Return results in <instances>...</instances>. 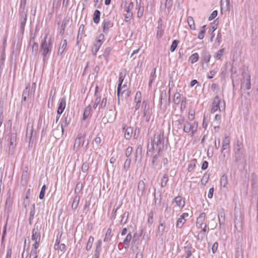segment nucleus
<instances>
[{
  "label": "nucleus",
  "instance_id": "obj_15",
  "mask_svg": "<svg viewBox=\"0 0 258 258\" xmlns=\"http://www.w3.org/2000/svg\"><path fill=\"white\" fill-rule=\"evenodd\" d=\"M136 9L138 10L137 17L139 18H141L144 13V7L141 4V2H139L136 0Z\"/></svg>",
  "mask_w": 258,
  "mask_h": 258
},
{
  "label": "nucleus",
  "instance_id": "obj_8",
  "mask_svg": "<svg viewBox=\"0 0 258 258\" xmlns=\"http://www.w3.org/2000/svg\"><path fill=\"white\" fill-rule=\"evenodd\" d=\"M104 36L102 34H101L97 38L95 42L94 43L93 46L92 48V54L94 55H96L97 52L99 50L101 46L104 42Z\"/></svg>",
  "mask_w": 258,
  "mask_h": 258
},
{
  "label": "nucleus",
  "instance_id": "obj_26",
  "mask_svg": "<svg viewBox=\"0 0 258 258\" xmlns=\"http://www.w3.org/2000/svg\"><path fill=\"white\" fill-rule=\"evenodd\" d=\"M129 216V213L128 212H125L121 217V219L120 220V224L121 225H124L126 224L127 222V220Z\"/></svg>",
  "mask_w": 258,
  "mask_h": 258
},
{
  "label": "nucleus",
  "instance_id": "obj_2",
  "mask_svg": "<svg viewBox=\"0 0 258 258\" xmlns=\"http://www.w3.org/2000/svg\"><path fill=\"white\" fill-rule=\"evenodd\" d=\"M235 161L238 163L244 158V150L242 143L238 141L234 148Z\"/></svg>",
  "mask_w": 258,
  "mask_h": 258
},
{
  "label": "nucleus",
  "instance_id": "obj_43",
  "mask_svg": "<svg viewBox=\"0 0 258 258\" xmlns=\"http://www.w3.org/2000/svg\"><path fill=\"white\" fill-rule=\"evenodd\" d=\"M111 51V48L109 47H106L103 52L102 56L105 58L106 60L107 59L108 56Z\"/></svg>",
  "mask_w": 258,
  "mask_h": 258
},
{
  "label": "nucleus",
  "instance_id": "obj_20",
  "mask_svg": "<svg viewBox=\"0 0 258 258\" xmlns=\"http://www.w3.org/2000/svg\"><path fill=\"white\" fill-rule=\"evenodd\" d=\"M100 15H101V13L99 10H96L94 11V14H93V22L95 24H97L99 23Z\"/></svg>",
  "mask_w": 258,
  "mask_h": 258
},
{
  "label": "nucleus",
  "instance_id": "obj_3",
  "mask_svg": "<svg viewBox=\"0 0 258 258\" xmlns=\"http://www.w3.org/2000/svg\"><path fill=\"white\" fill-rule=\"evenodd\" d=\"M198 122L186 121L183 124V130L186 133H189L190 137H193L197 131Z\"/></svg>",
  "mask_w": 258,
  "mask_h": 258
},
{
  "label": "nucleus",
  "instance_id": "obj_49",
  "mask_svg": "<svg viewBox=\"0 0 258 258\" xmlns=\"http://www.w3.org/2000/svg\"><path fill=\"white\" fill-rule=\"evenodd\" d=\"M38 50V44L37 42H34L32 47V53L34 55L37 53Z\"/></svg>",
  "mask_w": 258,
  "mask_h": 258
},
{
  "label": "nucleus",
  "instance_id": "obj_38",
  "mask_svg": "<svg viewBox=\"0 0 258 258\" xmlns=\"http://www.w3.org/2000/svg\"><path fill=\"white\" fill-rule=\"evenodd\" d=\"M206 25H204L202 27L201 30L198 34V38L199 39H203L204 37L205 34L206 33Z\"/></svg>",
  "mask_w": 258,
  "mask_h": 258
},
{
  "label": "nucleus",
  "instance_id": "obj_45",
  "mask_svg": "<svg viewBox=\"0 0 258 258\" xmlns=\"http://www.w3.org/2000/svg\"><path fill=\"white\" fill-rule=\"evenodd\" d=\"M184 118L183 117H180V118L175 121V124H176L177 125H178V128H181V125L182 124H184Z\"/></svg>",
  "mask_w": 258,
  "mask_h": 258
},
{
  "label": "nucleus",
  "instance_id": "obj_37",
  "mask_svg": "<svg viewBox=\"0 0 258 258\" xmlns=\"http://www.w3.org/2000/svg\"><path fill=\"white\" fill-rule=\"evenodd\" d=\"M156 69L154 68L152 70V72L151 73L150 77L149 83V86H150L151 85V84L153 83V82L155 80V79L156 77Z\"/></svg>",
  "mask_w": 258,
  "mask_h": 258
},
{
  "label": "nucleus",
  "instance_id": "obj_42",
  "mask_svg": "<svg viewBox=\"0 0 258 258\" xmlns=\"http://www.w3.org/2000/svg\"><path fill=\"white\" fill-rule=\"evenodd\" d=\"M227 184V178L226 175H222L220 179V185L223 187H226Z\"/></svg>",
  "mask_w": 258,
  "mask_h": 258
},
{
  "label": "nucleus",
  "instance_id": "obj_19",
  "mask_svg": "<svg viewBox=\"0 0 258 258\" xmlns=\"http://www.w3.org/2000/svg\"><path fill=\"white\" fill-rule=\"evenodd\" d=\"M67 40L64 39L63 40H62L61 42V43L60 44V46L58 50V54L61 55L63 53L64 50H65V49L67 47Z\"/></svg>",
  "mask_w": 258,
  "mask_h": 258
},
{
  "label": "nucleus",
  "instance_id": "obj_61",
  "mask_svg": "<svg viewBox=\"0 0 258 258\" xmlns=\"http://www.w3.org/2000/svg\"><path fill=\"white\" fill-rule=\"evenodd\" d=\"M217 14H218L217 11H216V10L214 11L212 13V14L210 15V16H209L208 20L209 21L212 20L217 16Z\"/></svg>",
  "mask_w": 258,
  "mask_h": 258
},
{
  "label": "nucleus",
  "instance_id": "obj_46",
  "mask_svg": "<svg viewBox=\"0 0 258 258\" xmlns=\"http://www.w3.org/2000/svg\"><path fill=\"white\" fill-rule=\"evenodd\" d=\"M126 76V71H123L119 73L118 82L122 83Z\"/></svg>",
  "mask_w": 258,
  "mask_h": 258
},
{
  "label": "nucleus",
  "instance_id": "obj_14",
  "mask_svg": "<svg viewBox=\"0 0 258 258\" xmlns=\"http://www.w3.org/2000/svg\"><path fill=\"white\" fill-rule=\"evenodd\" d=\"M206 219V214L202 213L200 214L199 217L197 218L196 222V226L198 228H201L203 225V222Z\"/></svg>",
  "mask_w": 258,
  "mask_h": 258
},
{
  "label": "nucleus",
  "instance_id": "obj_44",
  "mask_svg": "<svg viewBox=\"0 0 258 258\" xmlns=\"http://www.w3.org/2000/svg\"><path fill=\"white\" fill-rule=\"evenodd\" d=\"M11 206V204L10 200L7 199L6 202L5 212L8 215H9V213L10 211Z\"/></svg>",
  "mask_w": 258,
  "mask_h": 258
},
{
  "label": "nucleus",
  "instance_id": "obj_55",
  "mask_svg": "<svg viewBox=\"0 0 258 258\" xmlns=\"http://www.w3.org/2000/svg\"><path fill=\"white\" fill-rule=\"evenodd\" d=\"M89 163H87V162H84L83 163L82 166V171L83 172H86L88 169H89Z\"/></svg>",
  "mask_w": 258,
  "mask_h": 258
},
{
  "label": "nucleus",
  "instance_id": "obj_50",
  "mask_svg": "<svg viewBox=\"0 0 258 258\" xmlns=\"http://www.w3.org/2000/svg\"><path fill=\"white\" fill-rule=\"evenodd\" d=\"M179 43V41L177 40H174L170 46V50L171 52H173L175 49L176 48L177 45Z\"/></svg>",
  "mask_w": 258,
  "mask_h": 258
},
{
  "label": "nucleus",
  "instance_id": "obj_51",
  "mask_svg": "<svg viewBox=\"0 0 258 258\" xmlns=\"http://www.w3.org/2000/svg\"><path fill=\"white\" fill-rule=\"evenodd\" d=\"M165 226L164 224L162 222L160 223V225L158 228V232L160 235H163Z\"/></svg>",
  "mask_w": 258,
  "mask_h": 258
},
{
  "label": "nucleus",
  "instance_id": "obj_9",
  "mask_svg": "<svg viewBox=\"0 0 258 258\" xmlns=\"http://www.w3.org/2000/svg\"><path fill=\"white\" fill-rule=\"evenodd\" d=\"M164 142V132L161 131L159 133L155 134L153 139V146H158L162 145Z\"/></svg>",
  "mask_w": 258,
  "mask_h": 258
},
{
  "label": "nucleus",
  "instance_id": "obj_24",
  "mask_svg": "<svg viewBox=\"0 0 258 258\" xmlns=\"http://www.w3.org/2000/svg\"><path fill=\"white\" fill-rule=\"evenodd\" d=\"M210 58H211V55L208 52L204 51L202 53V60L206 63L209 62L210 61Z\"/></svg>",
  "mask_w": 258,
  "mask_h": 258
},
{
  "label": "nucleus",
  "instance_id": "obj_32",
  "mask_svg": "<svg viewBox=\"0 0 258 258\" xmlns=\"http://www.w3.org/2000/svg\"><path fill=\"white\" fill-rule=\"evenodd\" d=\"M199 58V56L198 53H195L192 54L190 57H189V61L191 62V63H194L198 61Z\"/></svg>",
  "mask_w": 258,
  "mask_h": 258
},
{
  "label": "nucleus",
  "instance_id": "obj_1",
  "mask_svg": "<svg viewBox=\"0 0 258 258\" xmlns=\"http://www.w3.org/2000/svg\"><path fill=\"white\" fill-rule=\"evenodd\" d=\"M52 48V39L48 37V32H45L41 40L40 52L43 56V60L45 61L48 59Z\"/></svg>",
  "mask_w": 258,
  "mask_h": 258
},
{
  "label": "nucleus",
  "instance_id": "obj_59",
  "mask_svg": "<svg viewBox=\"0 0 258 258\" xmlns=\"http://www.w3.org/2000/svg\"><path fill=\"white\" fill-rule=\"evenodd\" d=\"M134 7V5L133 2H131L129 4V5L126 10V12H127V13H133L132 10L133 9Z\"/></svg>",
  "mask_w": 258,
  "mask_h": 258
},
{
  "label": "nucleus",
  "instance_id": "obj_16",
  "mask_svg": "<svg viewBox=\"0 0 258 258\" xmlns=\"http://www.w3.org/2000/svg\"><path fill=\"white\" fill-rule=\"evenodd\" d=\"M102 25L103 31L104 33L107 32L109 29L113 26V24L111 23L110 21L107 19L104 20L103 21Z\"/></svg>",
  "mask_w": 258,
  "mask_h": 258
},
{
  "label": "nucleus",
  "instance_id": "obj_13",
  "mask_svg": "<svg viewBox=\"0 0 258 258\" xmlns=\"http://www.w3.org/2000/svg\"><path fill=\"white\" fill-rule=\"evenodd\" d=\"M66 105V100L64 97L61 98L59 100V103L57 111V113L60 115L63 112Z\"/></svg>",
  "mask_w": 258,
  "mask_h": 258
},
{
  "label": "nucleus",
  "instance_id": "obj_39",
  "mask_svg": "<svg viewBox=\"0 0 258 258\" xmlns=\"http://www.w3.org/2000/svg\"><path fill=\"white\" fill-rule=\"evenodd\" d=\"M131 163V159L130 158H127V159L125 161V162H124V165H123V170H125V171H127L129 169V168L130 167Z\"/></svg>",
  "mask_w": 258,
  "mask_h": 258
},
{
  "label": "nucleus",
  "instance_id": "obj_30",
  "mask_svg": "<svg viewBox=\"0 0 258 258\" xmlns=\"http://www.w3.org/2000/svg\"><path fill=\"white\" fill-rule=\"evenodd\" d=\"M94 237L92 236H90L89 237L86 246V250L88 251L91 249L94 242Z\"/></svg>",
  "mask_w": 258,
  "mask_h": 258
},
{
  "label": "nucleus",
  "instance_id": "obj_56",
  "mask_svg": "<svg viewBox=\"0 0 258 258\" xmlns=\"http://www.w3.org/2000/svg\"><path fill=\"white\" fill-rule=\"evenodd\" d=\"M148 222L150 224L153 223V213L152 211H151L148 215Z\"/></svg>",
  "mask_w": 258,
  "mask_h": 258
},
{
  "label": "nucleus",
  "instance_id": "obj_40",
  "mask_svg": "<svg viewBox=\"0 0 258 258\" xmlns=\"http://www.w3.org/2000/svg\"><path fill=\"white\" fill-rule=\"evenodd\" d=\"M34 241V243H33L32 244L31 251H33L35 252H39V250L38 251L37 250V248H38V247L39 246V242H40V240H36V241Z\"/></svg>",
  "mask_w": 258,
  "mask_h": 258
},
{
  "label": "nucleus",
  "instance_id": "obj_58",
  "mask_svg": "<svg viewBox=\"0 0 258 258\" xmlns=\"http://www.w3.org/2000/svg\"><path fill=\"white\" fill-rule=\"evenodd\" d=\"M133 151V148L131 147H128L126 148L125 151V156L127 158H129Z\"/></svg>",
  "mask_w": 258,
  "mask_h": 258
},
{
  "label": "nucleus",
  "instance_id": "obj_31",
  "mask_svg": "<svg viewBox=\"0 0 258 258\" xmlns=\"http://www.w3.org/2000/svg\"><path fill=\"white\" fill-rule=\"evenodd\" d=\"M132 239V235L131 233H128L123 240L122 243L125 245H126V247H125V248H127L128 247V245L130 244V241Z\"/></svg>",
  "mask_w": 258,
  "mask_h": 258
},
{
  "label": "nucleus",
  "instance_id": "obj_35",
  "mask_svg": "<svg viewBox=\"0 0 258 258\" xmlns=\"http://www.w3.org/2000/svg\"><path fill=\"white\" fill-rule=\"evenodd\" d=\"M16 145V137L15 136H12L10 140V150L14 149Z\"/></svg>",
  "mask_w": 258,
  "mask_h": 258
},
{
  "label": "nucleus",
  "instance_id": "obj_7",
  "mask_svg": "<svg viewBox=\"0 0 258 258\" xmlns=\"http://www.w3.org/2000/svg\"><path fill=\"white\" fill-rule=\"evenodd\" d=\"M220 103L221 102L219 97L218 96H216L214 97L212 103V106L211 109V113H215L216 111L218 110V109H219L220 111H224L225 110V105L224 102H223V105H221V106H220Z\"/></svg>",
  "mask_w": 258,
  "mask_h": 258
},
{
  "label": "nucleus",
  "instance_id": "obj_28",
  "mask_svg": "<svg viewBox=\"0 0 258 258\" xmlns=\"http://www.w3.org/2000/svg\"><path fill=\"white\" fill-rule=\"evenodd\" d=\"M187 21L188 25L189 27H190V28L192 30H195L196 27H195V22H194L193 18L190 16L188 17Z\"/></svg>",
  "mask_w": 258,
  "mask_h": 258
},
{
  "label": "nucleus",
  "instance_id": "obj_60",
  "mask_svg": "<svg viewBox=\"0 0 258 258\" xmlns=\"http://www.w3.org/2000/svg\"><path fill=\"white\" fill-rule=\"evenodd\" d=\"M185 221V220H183L179 218L177 221L176 227L177 228H181L184 223Z\"/></svg>",
  "mask_w": 258,
  "mask_h": 258
},
{
  "label": "nucleus",
  "instance_id": "obj_23",
  "mask_svg": "<svg viewBox=\"0 0 258 258\" xmlns=\"http://www.w3.org/2000/svg\"><path fill=\"white\" fill-rule=\"evenodd\" d=\"M174 201L176 205L183 208L184 206V201H182V199L180 196H177L174 198Z\"/></svg>",
  "mask_w": 258,
  "mask_h": 258
},
{
  "label": "nucleus",
  "instance_id": "obj_17",
  "mask_svg": "<svg viewBox=\"0 0 258 258\" xmlns=\"http://www.w3.org/2000/svg\"><path fill=\"white\" fill-rule=\"evenodd\" d=\"M142 107H143V114L144 116H147V120L149 121V117H148V115L149 114V104L144 101L143 102Z\"/></svg>",
  "mask_w": 258,
  "mask_h": 258
},
{
  "label": "nucleus",
  "instance_id": "obj_52",
  "mask_svg": "<svg viewBox=\"0 0 258 258\" xmlns=\"http://www.w3.org/2000/svg\"><path fill=\"white\" fill-rule=\"evenodd\" d=\"M119 208V206L116 207V205L114 206L111 215V218L115 219L116 218V212Z\"/></svg>",
  "mask_w": 258,
  "mask_h": 258
},
{
  "label": "nucleus",
  "instance_id": "obj_48",
  "mask_svg": "<svg viewBox=\"0 0 258 258\" xmlns=\"http://www.w3.org/2000/svg\"><path fill=\"white\" fill-rule=\"evenodd\" d=\"M224 52V49H221L217 51L215 54L214 57L217 59H219L223 55Z\"/></svg>",
  "mask_w": 258,
  "mask_h": 258
},
{
  "label": "nucleus",
  "instance_id": "obj_57",
  "mask_svg": "<svg viewBox=\"0 0 258 258\" xmlns=\"http://www.w3.org/2000/svg\"><path fill=\"white\" fill-rule=\"evenodd\" d=\"M207 227V224H205L204 228L202 229V230L199 232V234H203V235L201 236V240H202L205 236V233L206 232V228Z\"/></svg>",
  "mask_w": 258,
  "mask_h": 258
},
{
  "label": "nucleus",
  "instance_id": "obj_33",
  "mask_svg": "<svg viewBox=\"0 0 258 258\" xmlns=\"http://www.w3.org/2000/svg\"><path fill=\"white\" fill-rule=\"evenodd\" d=\"M27 10L19 9V19H27Z\"/></svg>",
  "mask_w": 258,
  "mask_h": 258
},
{
  "label": "nucleus",
  "instance_id": "obj_47",
  "mask_svg": "<svg viewBox=\"0 0 258 258\" xmlns=\"http://www.w3.org/2000/svg\"><path fill=\"white\" fill-rule=\"evenodd\" d=\"M46 188V185L45 184H44L42 186L40 194H39V198L40 200H42L44 198Z\"/></svg>",
  "mask_w": 258,
  "mask_h": 258
},
{
  "label": "nucleus",
  "instance_id": "obj_25",
  "mask_svg": "<svg viewBox=\"0 0 258 258\" xmlns=\"http://www.w3.org/2000/svg\"><path fill=\"white\" fill-rule=\"evenodd\" d=\"M184 250L186 254V258H189L191 256L192 253L191 246L190 245H187L184 247Z\"/></svg>",
  "mask_w": 258,
  "mask_h": 258
},
{
  "label": "nucleus",
  "instance_id": "obj_18",
  "mask_svg": "<svg viewBox=\"0 0 258 258\" xmlns=\"http://www.w3.org/2000/svg\"><path fill=\"white\" fill-rule=\"evenodd\" d=\"M33 125L31 123L29 122L27 124L26 138H29L30 139V141H31L32 136H33Z\"/></svg>",
  "mask_w": 258,
  "mask_h": 258
},
{
  "label": "nucleus",
  "instance_id": "obj_34",
  "mask_svg": "<svg viewBox=\"0 0 258 258\" xmlns=\"http://www.w3.org/2000/svg\"><path fill=\"white\" fill-rule=\"evenodd\" d=\"M218 219L219 222L220 226L221 227L222 225H224L225 222V215L223 212H221L218 215Z\"/></svg>",
  "mask_w": 258,
  "mask_h": 258
},
{
  "label": "nucleus",
  "instance_id": "obj_41",
  "mask_svg": "<svg viewBox=\"0 0 258 258\" xmlns=\"http://www.w3.org/2000/svg\"><path fill=\"white\" fill-rule=\"evenodd\" d=\"M168 181V178L167 174H164L161 179V186L163 187H165Z\"/></svg>",
  "mask_w": 258,
  "mask_h": 258
},
{
  "label": "nucleus",
  "instance_id": "obj_22",
  "mask_svg": "<svg viewBox=\"0 0 258 258\" xmlns=\"http://www.w3.org/2000/svg\"><path fill=\"white\" fill-rule=\"evenodd\" d=\"M30 84H28L24 90L22 94V102L26 101L27 97L29 95Z\"/></svg>",
  "mask_w": 258,
  "mask_h": 258
},
{
  "label": "nucleus",
  "instance_id": "obj_54",
  "mask_svg": "<svg viewBox=\"0 0 258 258\" xmlns=\"http://www.w3.org/2000/svg\"><path fill=\"white\" fill-rule=\"evenodd\" d=\"M19 21L21 23V29L23 31L27 21V19H19Z\"/></svg>",
  "mask_w": 258,
  "mask_h": 258
},
{
  "label": "nucleus",
  "instance_id": "obj_27",
  "mask_svg": "<svg viewBox=\"0 0 258 258\" xmlns=\"http://www.w3.org/2000/svg\"><path fill=\"white\" fill-rule=\"evenodd\" d=\"M230 150V145H222L221 154L223 157H225V153H229Z\"/></svg>",
  "mask_w": 258,
  "mask_h": 258
},
{
  "label": "nucleus",
  "instance_id": "obj_12",
  "mask_svg": "<svg viewBox=\"0 0 258 258\" xmlns=\"http://www.w3.org/2000/svg\"><path fill=\"white\" fill-rule=\"evenodd\" d=\"M145 194V184L143 180H140L138 185L137 195L140 197L144 196Z\"/></svg>",
  "mask_w": 258,
  "mask_h": 258
},
{
  "label": "nucleus",
  "instance_id": "obj_21",
  "mask_svg": "<svg viewBox=\"0 0 258 258\" xmlns=\"http://www.w3.org/2000/svg\"><path fill=\"white\" fill-rule=\"evenodd\" d=\"M162 150V149L161 148H159L158 153L153 156L152 161V166L153 168H155L157 166V160L160 156V152Z\"/></svg>",
  "mask_w": 258,
  "mask_h": 258
},
{
  "label": "nucleus",
  "instance_id": "obj_53",
  "mask_svg": "<svg viewBox=\"0 0 258 258\" xmlns=\"http://www.w3.org/2000/svg\"><path fill=\"white\" fill-rule=\"evenodd\" d=\"M141 99V93L138 91L136 93V96L135 98V102L136 103H140Z\"/></svg>",
  "mask_w": 258,
  "mask_h": 258
},
{
  "label": "nucleus",
  "instance_id": "obj_4",
  "mask_svg": "<svg viewBox=\"0 0 258 258\" xmlns=\"http://www.w3.org/2000/svg\"><path fill=\"white\" fill-rule=\"evenodd\" d=\"M71 120V115L69 113H65L62 118L61 121V125L58 129L59 133H55V135L57 136H62L64 132V128L67 127Z\"/></svg>",
  "mask_w": 258,
  "mask_h": 258
},
{
  "label": "nucleus",
  "instance_id": "obj_62",
  "mask_svg": "<svg viewBox=\"0 0 258 258\" xmlns=\"http://www.w3.org/2000/svg\"><path fill=\"white\" fill-rule=\"evenodd\" d=\"M106 103H107V98H103L101 101V102L100 103V107L99 108H104L106 106Z\"/></svg>",
  "mask_w": 258,
  "mask_h": 258
},
{
  "label": "nucleus",
  "instance_id": "obj_5",
  "mask_svg": "<svg viewBox=\"0 0 258 258\" xmlns=\"http://www.w3.org/2000/svg\"><path fill=\"white\" fill-rule=\"evenodd\" d=\"M241 80V89L249 90L251 88L250 76L248 73L243 72L242 74Z\"/></svg>",
  "mask_w": 258,
  "mask_h": 258
},
{
  "label": "nucleus",
  "instance_id": "obj_29",
  "mask_svg": "<svg viewBox=\"0 0 258 258\" xmlns=\"http://www.w3.org/2000/svg\"><path fill=\"white\" fill-rule=\"evenodd\" d=\"M111 229L108 228L105 233V237L104 238L103 241L105 242H108L111 240Z\"/></svg>",
  "mask_w": 258,
  "mask_h": 258
},
{
  "label": "nucleus",
  "instance_id": "obj_10",
  "mask_svg": "<svg viewBox=\"0 0 258 258\" xmlns=\"http://www.w3.org/2000/svg\"><path fill=\"white\" fill-rule=\"evenodd\" d=\"M122 132L124 133V137L126 140H130L133 133V129L131 127L127 126L126 124L122 123Z\"/></svg>",
  "mask_w": 258,
  "mask_h": 258
},
{
  "label": "nucleus",
  "instance_id": "obj_63",
  "mask_svg": "<svg viewBox=\"0 0 258 258\" xmlns=\"http://www.w3.org/2000/svg\"><path fill=\"white\" fill-rule=\"evenodd\" d=\"M180 95L179 93L174 95V102L175 104H178L180 102Z\"/></svg>",
  "mask_w": 258,
  "mask_h": 258
},
{
  "label": "nucleus",
  "instance_id": "obj_11",
  "mask_svg": "<svg viewBox=\"0 0 258 258\" xmlns=\"http://www.w3.org/2000/svg\"><path fill=\"white\" fill-rule=\"evenodd\" d=\"M85 134L80 133L78 135L76 139L75 140L74 148V149L78 150L81 147L82 139L85 138Z\"/></svg>",
  "mask_w": 258,
  "mask_h": 258
},
{
  "label": "nucleus",
  "instance_id": "obj_36",
  "mask_svg": "<svg viewBox=\"0 0 258 258\" xmlns=\"http://www.w3.org/2000/svg\"><path fill=\"white\" fill-rule=\"evenodd\" d=\"M79 201L80 197L78 196H76L74 199V201L72 205V208L73 209L75 210L77 208Z\"/></svg>",
  "mask_w": 258,
  "mask_h": 258
},
{
  "label": "nucleus",
  "instance_id": "obj_64",
  "mask_svg": "<svg viewBox=\"0 0 258 258\" xmlns=\"http://www.w3.org/2000/svg\"><path fill=\"white\" fill-rule=\"evenodd\" d=\"M38 252H35V251H30V255H29V258H37L38 255L37 253Z\"/></svg>",
  "mask_w": 258,
  "mask_h": 258
},
{
  "label": "nucleus",
  "instance_id": "obj_6",
  "mask_svg": "<svg viewBox=\"0 0 258 258\" xmlns=\"http://www.w3.org/2000/svg\"><path fill=\"white\" fill-rule=\"evenodd\" d=\"M42 224L40 222H37L34 225L32 232L31 239L33 241L40 240L41 239V229Z\"/></svg>",
  "mask_w": 258,
  "mask_h": 258
}]
</instances>
